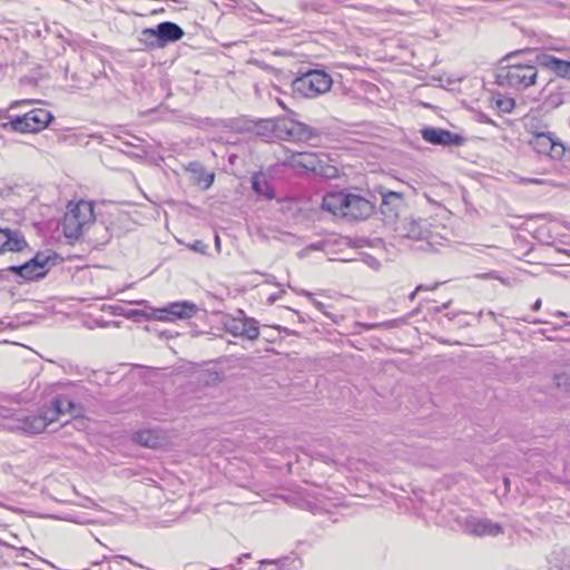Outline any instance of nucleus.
<instances>
[{"label":"nucleus","instance_id":"12","mask_svg":"<svg viewBox=\"0 0 570 570\" xmlns=\"http://www.w3.org/2000/svg\"><path fill=\"white\" fill-rule=\"evenodd\" d=\"M405 208V203L402 194L396 191H387L382 194L381 214L383 215L384 223L394 225L397 223L402 210Z\"/></svg>","mask_w":570,"mask_h":570},{"label":"nucleus","instance_id":"38","mask_svg":"<svg viewBox=\"0 0 570 570\" xmlns=\"http://www.w3.org/2000/svg\"><path fill=\"white\" fill-rule=\"evenodd\" d=\"M215 245H216V248L219 250V248H220V239H219V237L217 235L215 236Z\"/></svg>","mask_w":570,"mask_h":570},{"label":"nucleus","instance_id":"20","mask_svg":"<svg viewBox=\"0 0 570 570\" xmlns=\"http://www.w3.org/2000/svg\"><path fill=\"white\" fill-rule=\"evenodd\" d=\"M252 188L256 194L264 196L266 199H273L275 197L273 186L269 184L266 176L262 173H256L253 175Z\"/></svg>","mask_w":570,"mask_h":570},{"label":"nucleus","instance_id":"4","mask_svg":"<svg viewBox=\"0 0 570 570\" xmlns=\"http://www.w3.org/2000/svg\"><path fill=\"white\" fill-rule=\"evenodd\" d=\"M333 85L332 77L324 70L311 69L296 77L292 90L303 98H315L327 92Z\"/></svg>","mask_w":570,"mask_h":570},{"label":"nucleus","instance_id":"36","mask_svg":"<svg viewBox=\"0 0 570 570\" xmlns=\"http://www.w3.org/2000/svg\"><path fill=\"white\" fill-rule=\"evenodd\" d=\"M541 305H542V301L541 298H538L534 304L532 305V309L533 311H539L541 308Z\"/></svg>","mask_w":570,"mask_h":570},{"label":"nucleus","instance_id":"25","mask_svg":"<svg viewBox=\"0 0 570 570\" xmlns=\"http://www.w3.org/2000/svg\"><path fill=\"white\" fill-rule=\"evenodd\" d=\"M397 322H399L397 320H391V321H386L383 323H364V324H361V326H363L366 330H374V328H380V327L392 328V327L396 326Z\"/></svg>","mask_w":570,"mask_h":570},{"label":"nucleus","instance_id":"24","mask_svg":"<svg viewBox=\"0 0 570 570\" xmlns=\"http://www.w3.org/2000/svg\"><path fill=\"white\" fill-rule=\"evenodd\" d=\"M497 106H498L499 110L502 112H511L515 106V101L513 98H508V97L499 98L497 100Z\"/></svg>","mask_w":570,"mask_h":570},{"label":"nucleus","instance_id":"6","mask_svg":"<svg viewBox=\"0 0 570 570\" xmlns=\"http://www.w3.org/2000/svg\"><path fill=\"white\" fill-rule=\"evenodd\" d=\"M56 257V253L52 252H38L26 263L11 265L4 271L27 282L38 281L48 274L50 266L52 265L51 261H55Z\"/></svg>","mask_w":570,"mask_h":570},{"label":"nucleus","instance_id":"28","mask_svg":"<svg viewBox=\"0 0 570 570\" xmlns=\"http://www.w3.org/2000/svg\"><path fill=\"white\" fill-rule=\"evenodd\" d=\"M563 153H564L563 145L553 140L552 150L550 153H548V155L551 158L559 159L562 157Z\"/></svg>","mask_w":570,"mask_h":570},{"label":"nucleus","instance_id":"37","mask_svg":"<svg viewBox=\"0 0 570 570\" xmlns=\"http://www.w3.org/2000/svg\"><path fill=\"white\" fill-rule=\"evenodd\" d=\"M122 559H126V557H124V556H116V557H112V560H115L116 562H118L119 560H122ZM127 560H129L130 562H132L129 558H127Z\"/></svg>","mask_w":570,"mask_h":570},{"label":"nucleus","instance_id":"34","mask_svg":"<svg viewBox=\"0 0 570 570\" xmlns=\"http://www.w3.org/2000/svg\"><path fill=\"white\" fill-rule=\"evenodd\" d=\"M425 291V285H419L416 286L415 291L412 292L409 296L410 301H413L415 298L416 293Z\"/></svg>","mask_w":570,"mask_h":570},{"label":"nucleus","instance_id":"21","mask_svg":"<svg viewBox=\"0 0 570 570\" xmlns=\"http://www.w3.org/2000/svg\"><path fill=\"white\" fill-rule=\"evenodd\" d=\"M553 140L551 134H538L530 144L538 154L548 155L552 150Z\"/></svg>","mask_w":570,"mask_h":570},{"label":"nucleus","instance_id":"2","mask_svg":"<svg viewBox=\"0 0 570 570\" xmlns=\"http://www.w3.org/2000/svg\"><path fill=\"white\" fill-rule=\"evenodd\" d=\"M322 208L347 220H363L374 213V204L355 194L338 191L323 197Z\"/></svg>","mask_w":570,"mask_h":570},{"label":"nucleus","instance_id":"35","mask_svg":"<svg viewBox=\"0 0 570 570\" xmlns=\"http://www.w3.org/2000/svg\"><path fill=\"white\" fill-rule=\"evenodd\" d=\"M314 305L316 306V308H317L318 311L323 312L324 314H327V313L324 311V308H325V304H324V303L318 302V301H315V302H314Z\"/></svg>","mask_w":570,"mask_h":570},{"label":"nucleus","instance_id":"27","mask_svg":"<svg viewBox=\"0 0 570 570\" xmlns=\"http://www.w3.org/2000/svg\"><path fill=\"white\" fill-rule=\"evenodd\" d=\"M215 175L214 173H202V175L197 178L198 184H204L203 188H209L214 183Z\"/></svg>","mask_w":570,"mask_h":570},{"label":"nucleus","instance_id":"26","mask_svg":"<svg viewBox=\"0 0 570 570\" xmlns=\"http://www.w3.org/2000/svg\"><path fill=\"white\" fill-rule=\"evenodd\" d=\"M127 318H154V311L149 314L142 309H130L124 314Z\"/></svg>","mask_w":570,"mask_h":570},{"label":"nucleus","instance_id":"41","mask_svg":"<svg viewBox=\"0 0 570 570\" xmlns=\"http://www.w3.org/2000/svg\"><path fill=\"white\" fill-rule=\"evenodd\" d=\"M137 304H142V305H146L147 304V301H139V302H136Z\"/></svg>","mask_w":570,"mask_h":570},{"label":"nucleus","instance_id":"23","mask_svg":"<svg viewBox=\"0 0 570 570\" xmlns=\"http://www.w3.org/2000/svg\"><path fill=\"white\" fill-rule=\"evenodd\" d=\"M257 570H286L285 563L278 560L265 559L259 561V567Z\"/></svg>","mask_w":570,"mask_h":570},{"label":"nucleus","instance_id":"31","mask_svg":"<svg viewBox=\"0 0 570 570\" xmlns=\"http://www.w3.org/2000/svg\"><path fill=\"white\" fill-rule=\"evenodd\" d=\"M520 181L522 184H535V185H542L546 183V180L541 179V178H520Z\"/></svg>","mask_w":570,"mask_h":570},{"label":"nucleus","instance_id":"29","mask_svg":"<svg viewBox=\"0 0 570 570\" xmlns=\"http://www.w3.org/2000/svg\"><path fill=\"white\" fill-rule=\"evenodd\" d=\"M250 558H252L250 553H244L240 557H238L236 564H229L222 569H212V570H240L238 564L246 562V560H249Z\"/></svg>","mask_w":570,"mask_h":570},{"label":"nucleus","instance_id":"11","mask_svg":"<svg viewBox=\"0 0 570 570\" xmlns=\"http://www.w3.org/2000/svg\"><path fill=\"white\" fill-rule=\"evenodd\" d=\"M318 137L320 131L317 129L291 118H283V125L281 127V140H288L293 142H312Z\"/></svg>","mask_w":570,"mask_h":570},{"label":"nucleus","instance_id":"13","mask_svg":"<svg viewBox=\"0 0 570 570\" xmlns=\"http://www.w3.org/2000/svg\"><path fill=\"white\" fill-rule=\"evenodd\" d=\"M393 226L399 236L413 240L425 239L430 234L428 223L422 218H399L397 223Z\"/></svg>","mask_w":570,"mask_h":570},{"label":"nucleus","instance_id":"18","mask_svg":"<svg viewBox=\"0 0 570 570\" xmlns=\"http://www.w3.org/2000/svg\"><path fill=\"white\" fill-rule=\"evenodd\" d=\"M283 125V118L277 119H261L256 122V134L265 141L273 139L281 140V127Z\"/></svg>","mask_w":570,"mask_h":570},{"label":"nucleus","instance_id":"5","mask_svg":"<svg viewBox=\"0 0 570 570\" xmlns=\"http://www.w3.org/2000/svg\"><path fill=\"white\" fill-rule=\"evenodd\" d=\"M52 120L53 116L49 110L35 108L22 116L10 119L8 122L0 124V128L21 134L38 132L47 128Z\"/></svg>","mask_w":570,"mask_h":570},{"label":"nucleus","instance_id":"40","mask_svg":"<svg viewBox=\"0 0 570 570\" xmlns=\"http://www.w3.org/2000/svg\"><path fill=\"white\" fill-rule=\"evenodd\" d=\"M438 287V284L433 285V286H425V291H433Z\"/></svg>","mask_w":570,"mask_h":570},{"label":"nucleus","instance_id":"3","mask_svg":"<svg viewBox=\"0 0 570 570\" xmlns=\"http://www.w3.org/2000/svg\"><path fill=\"white\" fill-rule=\"evenodd\" d=\"M95 222L94 204L79 200L65 214L61 227L68 239H78Z\"/></svg>","mask_w":570,"mask_h":570},{"label":"nucleus","instance_id":"15","mask_svg":"<svg viewBox=\"0 0 570 570\" xmlns=\"http://www.w3.org/2000/svg\"><path fill=\"white\" fill-rule=\"evenodd\" d=\"M53 422L58 421L60 415L70 414L79 416L82 413L80 403L72 401L68 395H57L50 406H46Z\"/></svg>","mask_w":570,"mask_h":570},{"label":"nucleus","instance_id":"16","mask_svg":"<svg viewBox=\"0 0 570 570\" xmlns=\"http://www.w3.org/2000/svg\"><path fill=\"white\" fill-rule=\"evenodd\" d=\"M28 247L23 234L19 229H11L9 227L0 228V250L20 253Z\"/></svg>","mask_w":570,"mask_h":570},{"label":"nucleus","instance_id":"8","mask_svg":"<svg viewBox=\"0 0 570 570\" xmlns=\"http://www.w3.org/2000/svg\"><path fill=\"white\" fill-rule=\"evenodd\" d=\"M184 35V30L177 23L165 21L158 23L155 29H144L139 40L150 48H164L169 42L180 40Z\"/></svg>","mask_w":570,"mask_h":570},{"label":"nucleus","instance_id":"10","mask_svg":"<svg viewBox=\"0 0 570 570\" xmlns=\"http://www.w3.org/2000/svg\"><path fill=\"white\" fill-rule=\"evenodd\" d=\"M199 312L198 305L189 301L173 302L161 308L154 309V320L174 322L189 320Z\"/></svg>","mask_w":570,"mask_h":570},{"label":"nucleus","instance_id":"7","mask_svg":"<svg viewBox=\"0 0 570 570\" xmlns=\"http://www.w3.org/2000/svg\"><path fill=\"white\" fill-rule=\"evenodd\" d=\"M293 168H302L325 178L337 177L338 170L335 166L328 165L326 155L315 153H293L287 159Z\"/></svg>","mask_w":570,"mask_h":570},{"label":"nucleus","instance_id":"17","mask_svg":"<svg viewBox=\"0 0 570 570\" xmlns=\"http://www.w3.org/2000/svg\"><path fill=\"white\" fill-rule=\"evenodd\" d=\"M465 531L483 537V535H491L495 537L503 532L502 525L497 522H492L489 519H479L475 517H469L465 521Z\"/></svg>","mask_w":570,"mask_h":570},{"label":"nucleus","instance_id":"19","mask_svg":"<svg viewBox=\"0 0 570 570\" xmlns=\"http://www.w3.org/2000/svg\"><path fill=\"white\" fill-rule=\"evenodd\" d=\"M131 440L145 448L157 449L165 444V438L160 432L146 429L132 433Z\"/></svg>","mask_w":570,"mask_h":570},{"label":"nucleus","instance_id":"30","mask_svg":"<svg viewBox=\"0 0 570 570\" xmlns=\"http://www.w3.org/2000/svg\"><path fill=\"white\" fill-rule=\"evenodd\" d=\"M190 248L197 253L205 254L208 248V245L205 244L203 240H195L190 245Z\"/></svg>","mask_w":570,"mask_h":570},{"label":"nucleus","instance_id":"39","mask_svg":"<svg viewBox=\"0 0 570 570\" xmlns=\"http://www.w3.org/2000/svg\"><path fill=\"white\" fill-rule=\"evenodd\" d=\"M518 53H519L518 51L512 52V53H510V55L507 57V59H512V58H514L515 56H518Z\"/></svg>","mask_w":570,"mask_h":570},{"label":"nucleus","instance_id":"9","mask_svg":"<svg viewBox=\"0 0 570 570\" xmlns=\"http://www.w3.org/2000/svg\"><path fill=\"white\" fill-rule=\"evenodd\" d=\"M223 325L227 333L236 337H244L249 341H255L259 336V327L257 321L250 317H246L243 311H239V316H224Z\"/></svg>","mask_w":570,"mask_h":570},{"label":"nucleus","instance_id":"42","mask_svg":"<svg viewBox=\"0 0 570 570\" xmlns=\"http://www.w3.org/2000/svg\"><path fill=\"white\" fill-rule=\"evenodd\" d=\"M488 277H493V273H488Z\"/></svg>","mask_w":570,"mask_h":570},{"label":"nucleus","instance_id":"32","mask_svg":"<svg viewBox=\"0 0 570 570\" xmlns=\"http://www.w3.org/2000/svg\"><path fill=\"white\" fill-rule=\"evenodd\" d=\"M30 104H31V100H16L10 105L9 109H14V108L22 107V106H29Z\"/></svg>","mask_w":570,"mask_h":570},{"label":"nucleus","instance_id":"1","mask_svg":"<svg viewBox=\"0 0 570 570\" xmlns=\"http://www.w3.org/2000/svg\"><path fill=\"white\" fill-rule=\"evenodd\" d=\"M534 58L527 62H512L498 69L495 82L514 91H523L537 83V66L570 79V61L559 59L550 53L533 51Z\"/></svg>","mask_w":570,"mask_h":570},{"label":"nucleus","instance_id":"14","mask_svg":"<svg viewBox=\"0 0 570 570\" xmlns=\"http://www.w3.org/2000/svg\"><path fill=\"white\" fill-rule=\"evenodd\" d=\"M421 135L426 142L432 145L460 146L464 141L462 136L436 127H424L421 129Z\"/></svg>","mask_w":570,"mask_h":570},{"label":"nucleus","instance_id":"22","mask_svg":"<svg viewBox=\"0 0 570 570\" xmlns=\"http://www.w3.org/2000/svg\"><path fill=\"white\" fill-rule=\"evenodd\" d=\"M553 381L558 389L564 392H570V373H558L554 375Z\"/></svg>","mask_w":570,"mask_h":570},{"label":"nucleus","instance_id":"33","mask_svg":"<svg viewBox=\"0 0 570 570\" xmlns=\"http://www.w3.org/2000/svg\"><path fill=\"white\" fill-rule=\"evenodd\" d=\"M547 102L551 106H558L559 104H561V100L559 99V95H550L548 98H547Z\"/></svg>","mask_w":570,"mask_h":570}]
</instances>
